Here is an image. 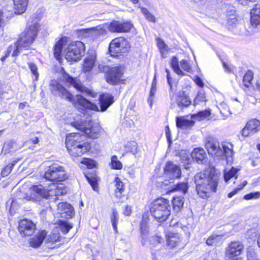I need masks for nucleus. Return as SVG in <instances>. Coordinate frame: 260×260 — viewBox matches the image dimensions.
I'll list each match as a JSON object with an SVG mask.
<instances>
[{"label":"nucleus","mask_w":260,"mask_h":260,"mask_svg":"<svg viewBox=\"0 0 260 260\" xmlns=\"http://www.w3.org/2000/svg\"><path fill=\"white\" fill-rule=\"evenodd\" d=\"M219 177L215 168H210L203 173H198L194 176L196 190L203 199H206L216 191Z\"/></svg>","instance_id":"f257e3e1"},{"label":"nucleus","mask_w":260,"mask_h":260,"mask_svg":"<svg viewBox=\"0 0 260 260\" xmlns=\"http://www.w3.org/2000/svg\"><path fill=\"white\" fill-rule=\"evenodd\" d=\"M50 89L52 93L58 95L61 98L64 99L75 105L78 110L84 114L86 111H99L98 107L91 103L80 95H76L75 97L66 89L56 80H52L50 83Z\"/></svg>","instance_id":"f03ea898"},{"label":"nucleus","mask_w":260,"mask_h":260,"mask_svg":"<svg viewBox=\"0 0 260 260\" xmlns=\"http://www.w3.org/2000/svg\"><path fill=\"white\" fill-rule=\"evenodd\" d=\"M39 25L37 22L29 24L25 30L21 34L19 40L13 45H11L8 48L6 54L2 58L4 61L12 52V56H17L22 49H27L35 40L39 29Z\"/></svg>","instance_id":"7ed1b4c3"},{"label":"nucleus","mask_w":260,"mask_h":260,"mask_svg":"<svg viewBox=\"0 0 260 260\" xmlns=\"http://www.w3.org/2000/svg\"><path fill=\"white\" fill-rule=\"evenodd\" d=\"M66 145L70 154L74 157L81 156L90 149L89 144L82 140L81 135L78 133L67 136Z\"/></svg>","instance_id":"20e7f679"},{"label":"nucleus","mask_w":260,"mask_h":260,"mask_svg":"<svg viewBox=\"0 0 260 260\" xmlns=\"http://www.w3.org/2000/svg\"><path fill=\"white\" fill-rule=\"evenodd\" d=\"M205 147L209 154L223 159L233 155V146L230 144H221L215 138L208 137L205 141Z\"/></svg>","instance_id":"39448f33"},{"label":"nucleus","mask_w":260,"mask_h":260,"mask_svg":"<svg viewBox=\"0 0 260 260\" xmlns=\"http://www.w3.org/2000/svg\"><path fill=\"white\" fill-rule=\"evenodd\" d=\"M150 212L158 222L167 220L170 215V206L168 200L159 199L155 201L150 208Z\"/></svg>","instance_id":"423d86ee"},{"label":"nucleus","mask_w":260,"mask_h":260,"mask_svg":"<svg viewBox=\"0 0 260 260\" xmlns=\"http://www.w3.org/2000/svg\"><path fill=\"white\" fill-rule=\"evenodd\" d=\"M85 47L81 41L71 43L64 50L65 58L71 62H77L81 60L85 54Z\"/></svg>","instance_id":"0eeeda50"},{"label":"nucleus","mask_w":260,"mask_h":260,"mask_svg":"<svg viewBox=\"0 0 260 260\" xmlns=\"http://www.w3.org/2000/svg\"><path fill=\"white\" fill-rule=\"evenodd\" d=\"M71 124L77 129L80 131L82 135L92 139L98 138L102 131V128L98 123L93 124L89 122L87 125L86 123L82 121H75L71 122Z\"/></svg>","instance_id":"6e6552de"},{"label":"nucleus","mask_w":260,"mask_h":260,"mask_svg":"<svg viewBox=\"0 0 260 260\" xmlns=\"http://www.w3.org/2000/svg\"><path fill=\"white\" fill-rule=\"evenodd\" d=\"M129 48V42L123 37L114 39L110 43L109 51L111 56H117L126 52Z\"/></svg>","instance_id":"1a4fd4ad"},{"label":"nucleus","mask_w":260,"mask_h":260,"mask_svg":"<svg viewBox=\"0 0 260 260\" xmlns=\"http://www.w3.org/2000/svg\"><path fill=\"white\" fill-rule=\"evenodd\" d=\"M44 177L51 181H62L67 178V173L62 166L54 164L49 167Z\"/></svg>","instance_id":"9d476101"},{"label":"nucleus","mask_w":260,"mask_h":260,"mask_svg":"<svg viewBox=\"0 0 260 260\" xmlns=\"http://www.w3.org/2000/svg\"><path fill=\"white\" fill-rule=\"evenodd\" d=\"M244 249V246L241 242H232L226 248L225 257L228 260H243L239 256L243 251Z\"/></svg>","instance_id":"9b49d317"},{"label":"nucleus","mask_w":260,"mask_h":260,"mask_svg":"<svg viewBox=\"0 0 260 260\" xmlns=\"http://www.w3.org/2000/svg\"><path fill=\"white\" fill-rule=\"evenodd\" d=\"M49 192L42 185H34L29 188V194L26 199L28 201H39L42 198L48 199Z\"/></svg>","instance_id":"f8f14e48"},{"label":"nucleus","mask_w":260,"mask_h":260,"mask_svg":"<svg viewBox=\"0 0 260 260\" xmlns=\"http://www.w3.org/2000/svg\"><path fill=\"white\" fill-rule=\"evenodd\" d=\"M18 229L22 237L29 236L36 230V225L31 220L24 219L19 222Z\"/></svg>","instance_id":"ddd939ff"},{"label":"nucleus","mask_w":260,"mask_h":260,"mask_svg":"<svg viewBox=\"0 0 260 260\" xmlns=\"http://www.w3.org/2000/svg\"><path fill=\"white\" fill-rule=\"evenodd\" d=\"M123 72V67L121 66H116L110 68L107 74V82L112 85L119 84L121 82Z\"/></svg>","instance_id":"4468645a"},{"label":"nucleus","mask_w":260,"mask_h":260,"mask_svg":"<svg viewBox=\"0 0 260 260\" xmlns=\"http://www.w3.org/2000/svg\"><path fill=\"white\" fill-rule=\"evenodd\" d=\"M65 242L64 238L60 237L57 229H54L46 239L47 246L51 248H58Z\"/></svg>","instance_id":"2eb2a0df"},{"label":"nucleus","mask_w":260,"mask_h":260,"mask_svg":"<svg viewBox=\"0 0 260 260\" xmlns=\"http://www.w3.org/2000/svg\"><path fill=\"white\" fill-rule=\"evenodd\" d=\"M260 130V121L256 119L249 120L241 131L242 137L245 138L252 135Z\"/></svg>","instance_id":"dca6fc26"},{"label":"nucleus","mask_w":260,"mask_h":260,"mask_svg":"<svg viewBox=\"0 0 260 260\" xmlns=\"http://www.w3.org/2000/svg\"><path fill=\"white\" fill-rule=\"evenodd\" d=\"M63 80L68 84L73 86L77 90L89 94L90 91L86 87L83 85L79 79L77 78H73L68 74L64 71L62 73Z\"/></svg>","instance_id":"f3484780"},{"label":"nucleus","mask_w":260,"mask_h":260,"mask_svg":"<svg viewBox=\"0 0 260 260\" xmlns=\"http://www.w3.org/2000/svg\"><path fill=\"white\" fill-rule=\"evenodd\" d=\"M133 25L128 22L113 21L109 25V30L112 32H127L130 31Z\"/></svg>","instance_id":"a211bd4d"},{"label":"nucleus","mask_w":260,"mask_h":260,"mask_svg":"<svg viewBox=\"0 0 260 260\" xmlns=\"http://www.w3.org/2000/svg\"><path fill=\"white\" fill-rule=\"evenodd\" d=\"M164 171L165 175L171 179L179 178L181 175L179 167L171 161L166 162Z\"/></svg>","instance_id":"6ab92c4d"},{"label":"nucleus","mask_w":260,"mask_h":260,"mask_svg":"<svg viewBox=\"0 0 260 260\" xmlns=\"http://www.w3.org/2000/svg\"><path fill=\"white\" fill-rule=\"evenodd\" d=\"M57 213L61 217L67 219L73 217L74 215L73 207L67 203H60L57 205Z\"/></svg>","instance_id":"aec40b11"},{"label":"nucleus","mask_w":260,"mask_h":260,"mask_svg":"<svg viewBox=\"0 0 260 260\" xmlns=\"http://www.w3.org/2000/svg\"><path fill=\"white\" fill-rule=\"evenodd\" d=\"M96 59V54L94 50H91L88 52L87 56L84 59L83 66V71L84 72H90L95 62Z\"/></svg>","instance_id":"412c9836"},{"label":"nucleus","mask_w":260,"mask_h":260,"mask_svg":"<svg viewBox=\"0 0 260 260\" xmlns=\"http://www.w3.org/2000/svg\"><path fill=\"white\" fill-rule=\"evenodd\" d=\"M47 232L45 230H41L38 233L31 237L29 240L30 246L36 248L40 246L45 238L46 237Z\"/></svg>","instance_id":"4be33fe9"},{"label":"nucleus","mask_w":260,"mask_h":260,"mask_svg":"<svg viewBox=\"0 0 260 260\" xmlns=\"http://www.w3.org/2000/svg\"><path fill=\"white\" fill-rule=\"evenodd\" d=\"M100 111L104 112L114 102L113 96L109 93H104L100 96Z\"/></svg>","instance_id":"5701e85b"},{"label":"nucleus","mask_w":260,"mask_h":260,"mask_svg":"<svg viewBox=\"0 0 260 260\" xmlns=\"http://www.w3.org/2000/svg\"><path fill=\"white\" fill-rule=\"evenodd\" d=\"M250 22L256 26L260 24V3L256 4L250 11Z\"/></svg>","instance_id":"b1692460"},{"label":"nucleus","mask_w":260,"mask_h":260,"mask_svg":"<svg viewBox=\"0 0 260 260\" xmlns=\"http://www.w3.org/2000/svg\"><path fill=\"white\" fill-rule=\"evenodd\" d=\"M190 118H188V117L181 116L176 118V125L178 128L182 129L189 128L194 125V122Z\"/></svg>","instance_id":"393cba45"},{"label":"nucleus","mask_w":260,"mask_h":260,"mask_svg":"<svg viewBox=\"0 0 260 260\" xmlns=\"http://www.w3.org/2000/svg\"><path fill=\"white\" fill-rule=\"evenodd\" d=\"M167 242L169 246L173 248L178 245L181 242V238L178 233L168 232L166 234Z\"/></svg>","instance_id":"a878e982"},{"label":"nucleus","mask_w":260,"mask_h":260,"mask_svg":"<svg viewBox=\"0 0 260 260\" xmlns=\"http://www.w3.org/2000/svg\"><path fill=\"white\" fill-rule=\"evenodd\" d=\"M176 102L178 107L181 108L187 107L191 104L189 98L185 94V92L183 91L178 92Z\"/></svg>","instance_id":"bb28decb"},{"label":"nucleus","mask_w":260,"mask_h":260,"mask_svg":"<svg viewBox=\"0 0 260 260\" xmlns=\"http://www.w3.org/2000/svg\"><path fill=\"white\" fill-rule=\"evenodd\" d=\"M192 159L198 163H203L206 157V153L203 148H194L191 154Z\"/></svg>","instance_id":"cd10ccee"},{"label":"nucleus","mask_w":260,"mask_h":260,"mask_svg":"<svg viewBox=\"0 0 260 260\" xmlns=\"http://www.w3.org/2000/svg\"><path fill=\"white\" fill-rule=\"evenodd\" d=\"M114 183V186L115 187V196L116 198L120 199L122 197V193L124 192L125 189L124 183L118 177L115 178Z\"/></svg>","instance_id":"c85d7f7f"},{"label":"nucleus","mask_w":260,"mask_h":260,"mask_svg":"<svg viewBox=\"0 0 260 260\" xmlns=\"http://www.w3.org/2000/svg\"><path fill=\"white\" fill-rule=\"evenodd\" d=\"M66 39L61 38L55 44L54 48V56L57 60H59L61 58L62 49L63 47L65 45Z\"/></svg>","instance_id":"c756f323"},{"label":"nucleus","mask_w":260,"mask_h":260,"mask_svg":"<svg viewBox=\"0 0 260 260\" xmlns=\"http://www.w3.org/2000/svg\"><path fill=\"white\" fill-rule=\"evenodd\" d=\"M28 0H13L16 13L22 14L26 10Z\"/></svg>","instance_id":"7c9ffc66"},{"label":"nucleus","mask_w":260,"mask_h":260,"mask_svg":"<svg viewBox=\"0 0 260 260\" xmlns=\"http://www.w3.org/2000/svg\"><path fill=\"white\" fill-rule=\"evenodd\" d=\"M157 88V81H156V74H154V76L152 82L151 87L150 91L149 96L148 99V102L149 103L150 107L152 106L153 101L154 98V95L156 91Z\"/></svg>","instance_id":"2f4dec72"},{"label":"nucleus","mask_w":260,"mask_h":260,"mask_svg":"<svg viewBox=\"0 0 260 260\" xmlns=\"http://www.w3.org/2000/svg\"><path fill=\"white\" fill-rule=\"evenodd\" d=\"M170 65L174 72L177 75L181 76L185 75V73L183 72L179 67L178 58L176 56L172 57L170 61Z\"/></svg>","instance_id":"473e14b6"},{"label":"nucleus","mask_w":260,"mask_h":260,"mask_svg":"<svg viewBox=\"0 0 260 260\" xmlns=\"http://www.w3.org/2000/svg\"><path fill=\"white\" fill-rule=\"evenodd\" d=\"M173 209L176 212L180 211L184 204V198L181 196L175 197L172 200Z\"/></svg>","instance_id":"72a5a7b5"},{"label":"nucleus","mask_w":260,"mask_h":260,"mask_svg":"<svg viewBox=\"0 0 260 260\" xmlns=\"http://www.w3.org/2000/svg\"><path fill=\"white\" fill-rule=\"evenodd\" d=\"M157 45L163 58L166 57L167 53L169 50V47L165 42L160 38L157 39Z\"/></svg>","instance_id":"f704fd0d"},{"label":"nucleus","mask_w":260,"mask_h":260,"mask_svg":"<svg viewBox=\"0 0 260 260\" xmlns=\"http://www.w3.org/2000/svg\"><path fill=\"white\" fill-rule=\"evenodd\" d=\"M238 170L232 167L230 170L225 169L224 171V179L226 182H228L232 177H235Z\"/></svg>","instance_id":"c9c22d12"},{"label":"nucleus","mask_w":260,"mask_h":260,"mask_svg":"<svg viewBox=\"0 0 260 260\" xmlns=\"http://www.w3.org/2000/svg\"><path fill=\"white\" fill-rule=\"evenodd\" d=\"M188 189V185L187 182H181L176 184L171 190V192L180 191L185 194L187 192Z\"/></svg>","instance_id":"e433bc0d"},{"label":"nucleus","mask_w":260,"mask_h":260,"mask_svg":"<svg viewBox=\"0 0 260 260\" xmlns=\"http://www.w3.org/2000/svg\"><path fill=\"white\" fill-rule=\"evenodd\" d=\"M17 147V144L15 141H9L4 144L3 151L5 153H8L15 150Z\"/></svg>","instance_id":"4c0bfd02"},{"label":"nucleus","mask_w":260,"mask_h":260,"mask_svg":"<svg viewBox=\"0 0 260 260\" xmlns=\"http://www.w3.org/2000/svg\"><path fill=\"white\" fill-rule=\"evenodd\" d=\"M222 236L220 235H212L207 239L206 243L208 245H215L220 242Z\"/></svg>","instance_id":"58836bf2"},{"label":"nucleus","mask_w":260,"mask_h":260,"mask_svg":"<svg viewBox=\"0 0 260 260\" xmlns=\"http://www.w3.org/2000/svg\"><path fill=\"white\" fill-rule=\"evenodd\" d=\"M118 220V213L115 209H113L112 214L111 216V221L112 226L115 232H117V224Z\"/></svg>","instance_id":"ea45409f"},{"label":"nucleus","mask_w":260,"mask_h":260,"mask_svg":"<svg viewBox=\"0 0 260 260\" xmlns=\"http://www.w3.org/2000/svg\"><path fill=\"white\" fill-rule=\"evenodd\" d=\"M210 114L211 112L210 110H205L198 112L197 114L193 115L192 117L197 119L198 120H201L208 117Z\"/></svg>","instance_id":"a19ab883"},{"label":"nucleus","mask_w":260,"mask_h":260,"mask_svg":"<svg viewBox=\"0 0 260 260\" xmlns=\"http://www.w3.org/2000/svg\"><path fill=\"white\" fill-rule=\"evenodd\" d=\"M111 168L113 169L119 170L122 168V163L118 160L116 155H113L111 157Z\"/></svg>","instance_id":"79ce46f5"},{"label":"nucleus","mask_w":260,"mask_h":260,"mask_svg":"<svg viewBox=\"0 0 260 260\" xmlns=\"http://www.w3.org/2000/svg\"><path fill=\"white\" fill-rule=\"evenodd\" d=\"M59 225L60 230L64 234L68 233L70 229L73 228V226L71 224H69L66 221L61 220L59 221Z\"/></svg>","instance_id":"37998d69"},{"label":"nucleus","mask_w":260,"mask_h":260,"mask_svg":"<svg viewBox=\"0 0 260 260\" xmlns=\"http://www.w3.org/2000/svg\"><path fill=\"white\" fill-rule=\"evenodd\" d=\"M87 180L92 186L94 190H96L97 186V179L94 175L88 174L85 175Z\"/></svg>","instance_id":"c03bdc74"},{"label":"nucleus","mask_w":260,"mask_h":260,"mask_svg":"<svg viewBox=\"0 0 260 260\" xmlns=\"http://www.w3.org/2000/svg\"><path fill=\"white\" fill-rule=\"evenodd\" d=\"M247 260H259L254 249L252 247H248L247 249Z\"/></svg>","instance_id":"a18cd8bd"},{"label":"nucleus","mask_w":260,"mask_h":260,"mask_svg":"<svg viewBox=\"0 0 260 260\" xmlns=\"http://www.w3.org/2000/svg\"><path fill=\"white\" fill-rule=\"evenodd\" d=\"M253 79V73L251 71H247L243 77V82L245 86L249 87V85L251 84V81Z\"/></svg>","instance_id":"49530a36"},{"label":"nucleus","mask_w":260,"mask_h":260,"mask_svg":"<svg viewBox=\"0 0 260 260\" xmlns=\"http://www.w3.org/2000/svg\"><path fill=\"white\" fill-rule=\"evenodd\" d=\"M141 12L145 16L146 19L150 22H155V16L150 13L148 10L145 8H141Z\"/></svg>","instance_id":"de8ad7c7"},{"label":"nucleus","mask_w":260,"mask_h":260,"mask_svg":"<svg viewBox=\"0 0 260 260\" xmlns=\"http://www.w3.org/2000/svg\"><path fill=\"white\" fill-rule=\"evenodd\" d=\"M180 69H182L184 71L187 72H190L191 71V67L190 62L188 60L186 59H182L180 61Z\"/></svg>","instance_id":"09e8293b"},{"label":"nucleus","mask_w":260,"mask_h":260,"mask_svg":"<svg viewBox=\"0 0 260 260\" xmlns=\"http://www.w3.org/2000/svg\"><path fill=\"white\" fill-rule=\"evenodd\" d=\"M127 150L132 153L134 155L138 153L137 144L135 142H132L127 143L126 146Z\"/></svg>","instance_id":"8fccbe9b"},{"label":"nucleus","mask_w":260,"mask_h":260,"mask_svg":"<svg viewBox=\"0 0 260 260\" xmlns=\"http://www.w3.org/2000/svg\"><path fill=\"white\" fill-rule=\"evenodd\" d=\"M28 67L30 70L32 74L35 76V80H38L39 77V73L38 72V68L36 64L32 62L28 63Z\"/></svg>","instance_id":"3c124183"},{"label":"nucleus","mask_w":260,"mask_h":260,"mask_svg":"<svg viewBox=\"0 0 260 260\" xmlns=\"http://www.w3.org/2000/svg\"><path fill=\"white\" fill-rule=\"evenodd\" d=\"M81 163L87 166L88 168H93L96 165V162L94 160L87 158H84L82 159Z\"/></svg>","instance_id":"603ef678"},{"label":"nucleus","mask_w":260,"mask_h":260,"mask_svg":"<svg viewBox=\"0 0 260 260\" xmlns=\"http://www.w3.org/2000/svg\"><path fill=\"white\" fill-rule=\"evenodd\" d=\"M228 24L231 27H234L238 23V19L235 15H230L227 19Z\"/></svg>","instance_id":"864d4df0"},{"label":"nucleus","mask_w":260,"mask_h":260,"mask_svg":"<svg viewBox=\"0 0 260 260\" xmlns=\"http://www.w3.org/2000/svg\"><path fill=\"white\" fill-rule=\"evenodd\" d=\"M246 184H247V181H244L242 182V183L239 186V187L238 188H236L235 190H234L233 191L230 192L228 194V197L229 198H231L235 194H236L239 190L242 189L243 188V187H244Z\"/></svg>","instance_id":"5fc2aeb1"},{"label":"nucleus","mask_w":260,"mask_h":260,"mask_svg":"<svg viewBox=\"0 0 260 260\" xmlns=\"http://www.w3.org/2000/svg\"><path fill=\"white\" fill-rule=\"evenodd\" d=\"M260 198V192H251L244 196L245 200L256 199Z\"/></svg>","instance_id":"6e6d98bb"},{"label":"nucleus","mask_w":260,"mask_h":260,"mask_svg":"<svg viewBox=\"0 0 260 260\" xmlns=\"http://www.w3.org/2000/svg\"><path fill=\"white\" fill-rule=\"evenodd\" d=\"M205 98H206V97H205L204 93L199 92L194 100V102H193L194 105H197V104H199V103L201 102L205 101H206Z\"/></svg>","instance_id":"4d7b16f0"},{"label":"nucleus","mask_w":260,"mask_h":260,"mask_svg":"<svg viewBox=\"0 0 260 260\" xmlns=\"http://www.w3.org/2000/svg\"><path fill=\"white\" fill-rule=\"evenodd\" d=\"M163 240V238L159 236H153L150 240V243L153 245L160 243Z\"/></svg>","instance_id":"13d9d810"},{"label":"nucleus","mask_w":260,"mask_h":260,"mask_svg":"<svg viewBox=\"0 0 260 260\" xmlns=\"http://www.w3.org/2000/svg\"><path fill=\"white\" fill-rule=\"evenodd\" d=\"M12 170V167L8 165L2 170L1 173L2 176L3 177L8 176L11 172Z\"/></svg>","instance_id":"bf43d9fd"},{"label":"nucleus","mask_w":260,"mask_h":260,"mask_svg":"<svg viewBox=\"0 0 260 260\" xmlns=\"http://www.w3.org/2000/svg\"><path fill=\"white\" fill-rule=\"evenodd\" d=\"M256 0H238V3L243 6H247L250 3L254 2Z\"/></svg>","instance_id":"052dcab7"},{"label":"nucleus","mask_w":260,"mask_h":260,"mask_svg":"<svg viewBox=\"0 0 260 260\" xmlns=\"http://www.w3.org/2000/svg\"><path fill=\"white\" fill-rule=\"evenodd\" d=\"M167 78L168 83L170 86V91L173 92L174 90V88L172 84V78L171 77L170 74H169V75H167Z\"/></svg>","instance_id":"680f3d73"},{"label":"nucleus","mask_w":260,"mask_h":260,"mask_svg":"<svg viewBox=\"0 0 260 260\" xmlns=\"http://www.w3.org/2000/svg\"><path fill=\"white\" fill-rule=\"evenodd\" d=\"M223 66L225 71L227 72L231 73L233 72L234 70V68L233 67H231L230 65L225 63V62L223 63Z\"/></svg>","instance_id":"e2e57ef3"},{"label":"nucleus","mask_w":260,"mask_h":260,"mask_svg":"<svg viewBox=\"0 0 260 260\" xmlns=\"http://www.w3.org/2000/svg\"><path fill=\"white\" fill-rule=\"evenodd\" d=\"M144 225V223H142L141 224V232H142V244L143 246H145L146 245V240H145V239L146 238V236L145 235V233H144V232L143 231V226Z\"/></svg>","instance_id":"0e129e2a"},{"label":"nucleus","mask_w":260,"mask_h":260,"mask_svg":"<svg viewBox=\"0 0 260 260\" xmlns=\"http://www.w3.org/2000/svg\"><path fill=\"white\" fill-rule=\"evenodd\" d=\"M194 81L197 85H198L200 87H203L204 85L202 80L198 77H197L195 78Z\"/></svg>","instance_id":"69168bd1"},{"label":"nucleus","mask_w":260,"mask_h":260,"mask_svg":"<svg viewBox=\"0 0 260 260\" xmlns=\"http://www.w3.org/2000/svg\"><path fill=\"white\" fill-rule=\"evenodd\" d=\"M131 211H132L131 207L130 206H125V207L124 208L123 213L125 215L128 216L131 214Z\"/></svg>","instance_id":"338daca9"},{"label":"nucleus","mask_w":260,"mask_h":260,"mask_svg":"<svg viewBox=\"0 0 260 260\" xmlns=\"http://www.w3.org/2000/svg\"><path fill=\"white\" fill-rule=\"evenodd\" d=\"M167 130H166V135L167 138L169 143L170 144L172 142L170 140V137H171L169 127L167 126Z\"/></svg>","instance_id":"774afa93"}]
</instances>
